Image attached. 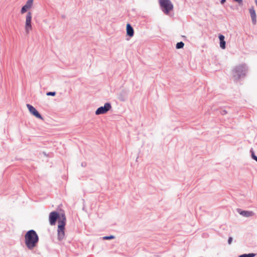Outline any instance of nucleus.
Returning <instances> with one entry per match:
<instances>
[{"label": "nucleus", "instance_id": "nucleus-1", "mask_svg": "<svg viewBox=\"0 0 257 257\" xmlns=\"http://www.w3.org/2000/svg\"><path fill=\"white\" fill-rule=\"evenodd\" d=\"M26 246L29 249H32L37 246L39 241V237L34 230L28 231L25 235Z\"/></svg>", "mask_w": 257, "mask_h": 257}, {"label": "nucleus", "instance_id": "nucleus-2", "mask_svg": "<svg viewBox=\"0 0 257 257\" xmlns=\"http://www.w3.org/2000/svg\"><path fill=\"white\" fill-rule=\"evenodd\" d=\"M66 218L65 214H63L58 221V238L59 240H62L65 236V226L66 225Z\"/></svg>", "mask_w": 257, "mask_h": 257}, {"label": "nucleus", "instance_id": "nucleus-3", "mask_svg": "<svg viewBox=\"0 0 257 257\" xmlns=\"http://www.w3.org/2000/svg\"><path fill=\"white\" fill-rule=\"evenodd\" d=\"M159 3L166 14H168L173 9V6L170 0H159Z\"/></svg>", "mask_w": 257, "mask_h": 257}, {"label": "nucleus", "instance_id": "nucleus-4", "mask_svg": "<svg viewBox=\"0 0 257 257\" xmlns=\"http://www.w3.org/2000/svg\"><path fill=\"white\" fill-rule=\"evenodd\" d=\"M32 13L28 12L26 16L25 29L27 34H29L32 30Z\"/></svg>", "mask_w": 257, "mask_h": 257}, {"label": "nucleus", "instance_id": "nucleus-5", "mask_svg": "<svg viewBox=\"0 0 257 257\" xmlns=\"http://www.w3.org/2000/svg\"><path fill=\"white\" fill-rule=\"evenodd\" d=\"M246 67L244 65H239L233 70L234 76L239 78L242 75H244Z\"/></svg>", "mask_w": 257, "mask_h": 257}, {"label": "nucleus", "instance_id": "nucleus-6", "mask_svg": "<svg viewBox=\"0 0 257 257\" xmlns=\"http://www.w3.org/2000/svg\"><path fill=\"white\" fill-rule=\"evenodd\" d=\"M63 214H61L59 215L57 212L53 211L51 212L49 214V220L50 222V224L51 225H54L56 224V222L57 219L58 221L59 220L60 217Z\"/></svg>", "mask_w": 257, "mask_h": 257}, {"label": "nucleus", "instance_id": "nucleus-7", "mask_svg": "<svg viewBox=\"0 0 257 257\" xmlns=\"http://www.w3.org/2000/svg\"><path fill=\"white\" fill-rule=\"evenodd\" d=\"M111 108V106L110 104L109 103H106L104 104L103 106H101L97 108L95 111V114L96 115L105 114L109 111Z\"/></svg>", "mask_w": 257, "mask_h": 257}, {"label": "nucleus", "instance_id": "nucleus-8", "mask_svg": "<svg viewBox=\"0 0 257 257\" xmlns=\"http://www.w3.org/2000/svg\"><path fill=\"white\" fill-rule=\"evenodd\" d=\"M27 107L28 108L29 111L35 117H36L38 118L43 119V118L41 115V114L38 112V111L35 109V107H34L32 105L27 104Z\"/></svg>", "mask_w": 257, "mask_h": 257}, {"label": "nucleus", "instance_id": "nucleus-9", "mask_svg": "<svg viewBox=\"0 0 257 257\" xmlns=\"http://www.w3.org/2000/svg\"><path fill=\"white\" fill-rule=\"evenodd\" d=\"M34 0H28L26 4L22 8L21 13L23 14L31 9L33 6Z\"/></svg>", "mask_w": 257, "mask_h": 257}, {"label": "nucleus", "instance_id": "nucleus-10", "mask_svg": "<svg viewBox=\"0 0 257 257\" xmlns=\"http://www.w3.org/2000/svg\"><path fill=\"white\" fill-rule=\"evenodd\" d=\"M249 13L250 15V17L251 18V20L253 24L255 25L256 24V14L255 10L253 8H251L249 9Z\"/></svg>", "mask_w": 257, "mask_h": 257}, {"label": "nucleus", "instance_id": "nucleus-11", "mask_svg": "<svg viewBox=\"0 0 257 257\" xmlns=\"http://www.w3.org/2000/svg\"><path fill=\"white\" fill-rule=\"evenodd\" d=\"M238 212L240 215L247 217L252 216L253 215V212L252 211H241L240 209H239L238 210Z\"/></svg>", "mask_w": 257, "mask_h": 257}, {"label": "nucleus", "instance_id": "nucleus-12", "mask_svg": "<svg viewBox=\"0 0 257 257\" xmlns=\"http://www.w3.org/2000/svg\"><path fill=\"white\" fill-rule=\"evenodd\" d=\"M126 32L127 35L130 37H132L134 36V29L132 27L130 24H127L126 25Z\"/></svg>", "mask_w": 257, "mask_h": 257}, {"label": "nucleus", "instance_id": "nucleus-13", "mask_svg": "<svg viewBox=\"0 0 257 257\" xmlns=\"http://www.w3.org/2000/svg\"><path fill=\"white\" fill-rule=\"evenodd\" d=\"M219 39L220 40V47L224 49L225 48V41H224V36L220 35L219 36Z\"/></svg>", "mask_w": 257, "mask_h": 257}, {"label": "nucleus", "instance_id": "nucleus-14", "mask_svg": "<svg viewBox=\"0 0 257 257\" xmlns=\"http://www.w3.org/2000/svg\"><path fill=\"white\" fill-rule=\"evenodd\" d=\"M255 255L254 253H249L240 255L239 257H254Z\"/></svg>", "mask_w": 257, "mask_h": 257}, {"label": "nucleus", "instance_id": "nucleus-15", "mask_svg": "<svg viewBox=\"0 0 257 257\" xmlns=\"http://www.w3.org/2000/svg\"><path fill=\"white\" fill-rule=\"evenodd\" d=\"M184 45V44L182 42H179L176 44V48L177 49L182 48L183 47Z\"/></svg>", "mask_w": 257, "mask_h": 257}, {"label": "nucleus", "instance_id": "nucleus-16", "mask_svg": "<svg viewBox=\"0 0 257 257\" xmlns=\"http://www.w3.org/2000/svg\"><path fill=\"white\" fill-rule=\"evenodd\" d=\"M114 237L113 236V235H110V236H104L103 237V239H113L114 238Z\"/></svg>", "mask_w": 257, "mask_h": 257}, {"label": "nucleus", "instance_id": "nucleus-17", "mask_svg": "<svg viewBox=\"0 0 257 257\" xmlns=\"http://www.w3.org/2000/svg\"><path fill=\"white\" fill-rule=\"evenodd\" d=\"M46 95L47 96H55L56 95L55 92H48L46 93Z\"/></svg>", "mask_w": 257, "mask_h": 257}, {"label": "nucleus", "instance_id": "nucleus-18", "mask_svg": "<svg viewBox=\"0 0 257 257\" xmlns=\"http://www.w3.org/2000/svg\"><path fill=\"white\" fill-rule=\"evenodd\" d=\"M232 238L231 237H229L228 239V244H230L232 242Z\"/></svg>", "mask_w": 257, "mask_h": 257}, {"label": "nucleus", "instance_id": "nucleus-19", "mask_svg": "<svg viewBox=\"0 0 257 257\" xmlns=\"http://www.w3.org/2000/svg\"><path fill=\"white\" fill-rule=\"evenodd\" d=\"M252 157L254 160L257 161V157H256L253 153H252Z\"/></svg>", "mask_w": 257, "mask_h": 257}, {"label": "nucleus", "instance_id": "nucleus-20", "mask_svg": "<svg viewBox=\"0 0 257 257\" xmlns=\"http://www.w3.org/2000/svg\"><path fill=\"white\" fill-rule=\"evenodd\" d=\"M235 1L238 2L239 4L241 5L242 3V0H234Z\"/></svg>", "mask_w": 257, "mask_h": 257}, {"label": "nucleus", "instance_id": "nucleus-21", "mask_svg": "<svg viewBox=\"0 0 257 257\" xmlns=\"http://www.w3.org/2000/svg\"><path fill=\"white\" fill-rule=\"evenodd\" d=\"M225 2V0H221V4H223Z\"/></svg>", "mask_w": 257, "mask_h": 257}]
</instances>
